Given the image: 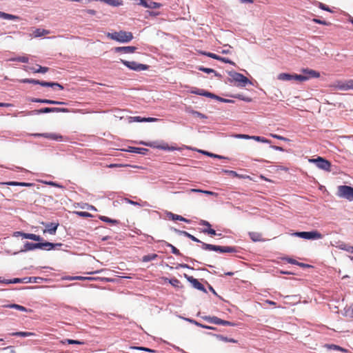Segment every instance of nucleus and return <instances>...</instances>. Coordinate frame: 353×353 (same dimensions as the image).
<instances>
[{
	"label": "nucleus",
	"instance_id": "1",
	"mask_svg": "<svg viewBox=\"0 0 353 353\" xmlns=\"http://www.w3.org/2000/svg\"><path fill=\"white\" fill-rule=\"evenodd\" d=\"M63 245L61 243H50L48 241L37 243H32V242H26L23 245V248L19 252H25L28 251L34 250L36 249H40L43 250L50 251L52 250L58 249L59 248Z\"/></svg>",
	"mask_w": 353,
	"mask_h": 353
},
{
	"label": "nucleus",
	"instance_id": "2",
	"mask_svg": "<svg viewBox=\"0 0 353 353\" xmlns=\"http://www.w3.org/2000/svg\"><path fill=\"white\" fill-rule=\"evenodd\" d=\"M230 78L228 81L230 83H234L238 87H245L246 85H252V83L243 74L236 72L235 71L228 72Z\"/></svg>",
	"mask_w": 353,
	"mask_h": 353
},
{
	"label": "nucleus",
	"instance_id": "3",
	"mask_svg": "<svg viewBox=\"0 0 353 353\" xmlns=\"http://www.w3.org/2000/svg\"><path fill=\"white\" fill-rule=\"evenodd\" d=\"M107 37L119 43H128L133 39L132 32L123 30L108 33Z\"/></svg>",
	"mask_w": 353,
	"mask_h": 353
},
{
	"label": "nucleus",
	"instance_id": "4",
	"mask_svg": "<svg viewBox=\"0 0 353 353\" xmlns=\"http://www.w3.org/2000/svg\"><path fill=\"white\" fill-rule=\"evenodd\" d=\"M202 249L205 250L219 252L221 253H233L236 252V248L232 246H220L205 243H202Z\"/></svg>",
	"mask_w": 353,
	"mask_h": 353
},
{
	"label": "nucleus",
	"instance_id": "5",
	"mask_svg": "<svg viewBox=\"0 0 353 353\" xmlns=\"http://www.w3.org/2000/svg\"><path fill=\"white\" fill-rule=\"evenodd\" d=\"M293 236L307 240H316L323 238V235L316 230L310 232H296L292 234Z\"/></svg>",
	"mask_w": 353,
	"mask_h": 353
},
{
	"label": "nucleus",
	"instance_id": "6",
	"mask_svg": "<svg viewBox=\"0 0 353 353\" xmlns=\"http://www.w3.org/2000/svg\"><path fill=\"white\" fill-rule=\"evenodd\" d=\"M308 161L310 163L315 164L319 169H321L322 170L326 172H330L331 170V163L328 160L321 157H318L316 159H309Z\"/></svg>",
	"mask_w": 353,
	"mask_h": 353
},
{
	"label": "nucleus",
	"instance_id": "7",
	"mask_svg": "<svg viewBox=\"0 0 353 353\" xmlns=\"http://www.w3.org/2000/svg\"><path fill=\"white\" fill-rule=\"evenodd\" d=\"M142 145L149 146L153 148H157L163 150H168V151H181L182 150L181 148L176 147V146H169L168 143H158L157 142H150L146 143L141 141L140 143Z\"/></svg>",
	"mask_w": 353,
	"mask_h": 353
},
{
	"label": "nucleus",
	"instance_id": "8",
	"mask_svg": "<svg viewBox=\"0 0 353 353\" xmlns=\"http://www.w3.org/2000/svg\"><path fill=\"white\" fill-rule=\"evenodd\" d=\"M120 62L122 63L130 70L136 72L146 70L149 68V65L143 63H139L134 61H129L123 59H120Z\"/></svg>",
	"mask_w": 353,
	"mask_h": 353
},
{
	"label": "nucleus",
	"instance_id": "9",
	"mask_svg": "<svg viewBox=\"0 0 353 353\" xmlns=\"http://www.w3.org/2000/svg\"><path fill=\"white\" fill-rule=\"evenodd\" d=\"M338 196L350 201H353V188L348 185H340L338 187Z\"/></svg>",
	"mask_w": 353,
	"mask_h": 353
},
{
	"label": "nucleus",
	"instance_id": "10",
	"mask_svg": "<svg viewBox=\"0 0 353 353\" xmlns=\"http://www.w3.org/2000/svg\"><path fill=\"white\" fill-rule=\"evenodd\" d=\"M69 110L67 108H43L39 110H32L28 112V115H34V114H40L44 113H50V112H68Z\"/></svg>",
	"mask_w": 353,
	"mask_h": 353
},
{
	"label": "nucleus",
	"instance_id": "11",
	"mask_svg": "<svg viewBox=\"0 0 353 353\" xmlns=\"http://www.w3.org/2000/svg\"><path fill=\"white\" fill-rule=\"evenodd\" d=\"M44 279L39 276H32V277H24L22 279L15 278L12 279L10 283H41Z\"/></svg>",
	"mask_w": 353,
	"mask_h": 353
},
{
	"label": "nucleus",
	"instance_id": "12",
	"mask_svg": "<svg viewBox=\"0 0 353 353\" xmlns=\"http://www.w3.org/2000/svg\"><path fill=\"white\" fill-rule=\"evenodd\" d=\"M184 277L187 279V281L188 282H190L192 286L195 288V289H197L201 292H203L205 293L207 292V290L205 289V288L204 287V285L203 284H201L196 279H194L193 276H189L186 274H184Z\"/></svg>",
	"mask_w": 353,
	"mask_h": 353
},
{
	"label": "nucleus",
	"instance_id": "13",
	"mask_svg": "<svg viewBox=\"0 0 353 353\" xmlns=\"http://www.w3.org/2000/svg\"><path fill=\"white\" fill-rule=\"evenodd\" d=\"M31 136L34 137H44L46 139H49L51 140L54 141H62L63 140V136L56 134V133H33L30 134Z\"/></svg>",
	"mask_w": 353,
	"mask_h": 353
},
{
	"label": "nucleus",
	"instance_id": "14",
	"mask_svg": "<svg viewBox=\"0 0 353 353\" xmlns=\"http://www.w3.org/2000/svg\"><path fill=\"white\" fill-rule=\"evenodd\" d=\"M203 54L208 57H210L212 59H216V60H219V61H221L222 62H224V63H229V64H231V65H235L234 62H233L232 61H231L230 59H229L228 58H226V57H220L214 53H212V52H202Z\"/></svg>",
	"mask_w": 353,
	"mask_h": 353
},
{
	"label": "nucleus",
	"instance_id": "15",
	"mask_svg": "<svg viewBox=\"0 0 353 353\" xmlns=\"http://www.w3.org/2000/svg\"><path fill=\"white\" fill-rule=\"evenodd\" d=\"M336 87L338 90L343 91L353 89V80L350 79L345 82L339 81Z\"/></svg>",
	"mask_w": 353,
	"mask_h": 353
},
{
	"label": "nucleus",
	"instance_id": "16",
	"mask_svg": "<svg viewBox=\"0 0 353 353\" xmlns=\"http://www.w3.org/2000/svg\"><path fill=\"white\" fill-rule=\"evenodd\" d=\"M303 75L307 77V81L310 79H316L320 77V73L316 70L305 68L302 70Z\"/></svg>",
	"mask_w": 353,
	"mask_h": 353
},
{
	"label": "nucleus",
	"instance_id": "17",
	"mask_svg": "<svg viewBox=\"0 0 353 353\" xmlns=\"http://www.w3.org/2000/svg\"><path fill=\"white\" fill-rule=\"evenodd\" d=\"M66 280L69 281H74V280H79V281H83V280H89V281H93V280H105L108 281V279L106 278H99V277H85L81 276H67L65 278Z\"/></svg>",
	"mask_w": 353,
	"mask_h": 353
},
{
	"label": "nucleus",
	"instance_id": "18",
	"mask_svg": "<svg viewBox=\"0 0 353 353\" xmlns=\"http://www.w3.org/2000/svg\"><path fill=\"white\" fill-rule=\"evenodd\" d=\"M42 224L44 225L46 228V229L43 230V232H48L50 234H54L59 226V223H42Z\"/></svg>",
	"mask_w": 353,
	"mask_h": 353
},
{
	"label": "nucleus",
	"instance_id": "19",
	"mask_svg": "<svg viewBox=\"0 0 353 353\" xmlns=\"http://www.w3.org/2000/svg\"><path fill=\"white\" fill-rule=\"evenodd\" d=\"M137 50V48L134 46H123V47H116L114 48V52H123V53H133Z\"/></svg>",
	"mask_w": 353,
	"mask_h": 353
},
{
	"label": "nucleus",
	"instance_id": "20",
	"mask_svg": "<svg viewBox=\"0 0 353 353\" xmlns=\"http://www.w3.org/2000/svg\"><path fill=\"white\" fill-rule=\"evenodd\" d=\"M125 151L130 152V153L145 154L147 153V152L148 151V150L146 148H137V147L129 146L127 150H125Z\"/></svg>",
	"mask_w": 353,
	"mask_h": 353
},
{
	"label": "nucleus",
	"instance_id": "21",
	"mask_svg": "<svg viewBox=\"0 0 353 353\" xmlns=\"http://www.w3.org/2000/svg\"><path fill=\"white\" fill-rule=\"evenodd\" d=\"M207 334H209V335H212V336H215L219 341H224V342H228V343H237V341L236 339H232V338H228V337L224 336H223L221 334H212V333H210V332H208Z\"/></svg>",
	"mask_w": 353,
	"mask_h": 353
},
{
	"label": "nucleus",
	"instance_id": "22",
	"mask_svg": "<svg viewBox=\"0 0 353 353\" xmlns=\"http://www.w3.org/2000/svg\"><path fill=\"white\" fill-rule=\"evenodd\" d=\"M202 319L210 323H213L215 325H219L221 319L218 318L215 316H202Z\"/></svg>",
	"mask_w": 353,
	"mask_h": 353
},
{
	"label": "nucleus",
	"instance_id": "23",
	"mask_svg": "<svg viewBox=\"0 0 353 353\" xmlns=\"http://www.w3.org/2000/svg\"><path fill=\"white\" fill-rule=\"evenodd\" d=\"M157 242L163 243L167 247L170 248L172 254H175L176 256H181L182 255L181 253L180 252V251L176 247H174L173 245H172L171 243H170L168 242H166L164 240H159V241H157Z\"/></svg>",
	"mask_w": 353,
	"mask_h": 353
},
{
	"label": "nucleus",
	"instance_id": "24",
	"mask_svg": "<svg viewBox=\"0 0 353 353\" xmlns=\"http://www.w3.org/2000/svg\"><path fill=\"white\" fill-rule=\"evenodd\" d=\"M222 172L225 173V174H229V175H230V176H232L233 177H236V178H239V179H248V178H250L249 176L239 174L236 171H233V170H223Z\"/></svg>",
	"mask_w": 353,
	"mask_h": 353
},
{
	"label": "nucleus",
	"instance_id": "25",
	"mask_svg": "<svg viewBox=\"0 0 353 353\" xmlns=\"http://www.w3.org/2000/svg\"><path fill=\"white\" fill-rule=\"evenodd\" d=\"M21 82L23 83H32V84H34V85H40L44 87L45 85L43 83H46V81H39V80L33 79H23L21 80Z\"/></svg>",
	"mask_w": 353,
	"mask_h": 353
},
{
	"label": "nucleus",
	"instance_id": "26",
	"mask_svg": "<svg viewBox=\"0 0 353 353\" xmlns=\"http://www.w3.org/2000/svg\"><path fill=\"white\" fill-rule=\"evenodd\" d=\"M9 335L13 336L28 337L34 336L35 334L30 332H15L10 333Z\"/></svg>",
	"mask_w": 353,
	"mask_h": 353
},
{
	"label": "nucleus",
	"instance_id": "27",
	"mask_svg": "<svg viewBox=\"0 0 353 353\" xmlns=\"http://www.w3.org/2000/svg\"><path fill=\"white\" fill-rule=\"evenodd\" d=\"M23 238L30 239L34 241H41L43 240V239L39 235L26 232H24V234H23Z\"/></svg>",
	"mask_w": 353,
	"mask_h": 353
},
{
	"label": "nucleus",
	"instance_id": "28",
	"mask_svg": "<svg viewBox=\"0 0 353 353\" xmlns=\"http://www.w3.org/2000/svg\"><path fill=\"white\" fill-rule=\"evenodd\" d=\"M250 238L254 242H259L263 241L262 236L260 233L256 232H250L248 233Z\"/></svg>",
	"mask_w": 353,
	"mask_h": 353
},
{
	"label": "nucleus",
	"instance_id": "29",
	"mask_svg": "<svg viewBox=\"0 0 353 353\" xmlns=\"http://www.w3.org/2000/svg\"><path fill=\"white\" fill-rule=\"evenodd\" d=\"M277 79L281 81H290L293 80V74L289 73H281L278 75Z\"/></svg>",
	"mask_w": 353,
	"mask_h": 353
},
{
	"label": "nucleus",
	"instance_id": "30",
	"mask_svg": "<svg viewBox=\"0 0 353 353\" xmlns=\"http://www.w3.org/2000/svg\"><path fill=\"white\" fill-rule=\"evenodd\" d=\"M0 18L6 20H18L19 17L0 11Z\"/></svg>",
	"mask_w": 353,
	"mask_h": 353
},
{
	"label": "nucleus",
	"instance_id": "31",
	"mask_svg": "<svg viewBox=\"0 0 353 353\" xmlns=\"http://www.w3.org/2000/svg\"><path fill=\"white\" fill-rule=\"evenodd\" d=\"M48 33H49V31L47 30L37 28L36 30H34L33 35L34 36V37H40L41 36L46 35Z\"/></svg>",
	"mask_w": 353,
	"mask_h": 353
},
{
	"label": "nucleus",
	"instance_id": "32",
	"mask_svg": "<svg viewBox=\"0 0 353 353\" xmlns=\"http://www.w3.org/2000/svg\"><path fill=\"white\" fill-rule=\"evenodd\" d=\"M45 85L44 87H50V88H52L54 89L55 88H59V90H63V86L59 83H57V82H48L46 81V83H43Z\"/></svg>",
	"mask_w": 353,
	"mask_h": 353
},
{
	"label": "nucleus",
	"instance_id": "33",
	"mask_svg": "<svg viewBox=\"0 0 353 353\" xmlns=\"http://www.w3.org/2000/svg\"><path fill=\"white\" fill-rule=\"evenodd\" d=\"M158 255L157 254H149L147 255H144L142 258L143 262H149L151 261H154L157 259Z\"/></svg>",
	"mask_w": 353,
	"mask_h": 353
},
{
	"label": "nucleus",
	"instance_id": "34",
	"mask_svg": "<svg viewBox=\"0 0 353 353\" xmlns=\"http://www.w3.org/2000/svg\"><path fill=\"white\" fill-rule=\"evenodd\" d=\"M6 307H9V308L16 309V310H18L21 312H27V310H28L26 307H25L22 305H18V304H15V303L7 305Z\"/></svg>",
	"mask_w": 353,
	"mask_h": 353
},
{
	"label": "nucleus",
	"instance_id": "35",
	"mask_svg": "<svg viewBox=\"0 0 353 353\" xmlns=\"http://www.w3.org/2000/svg\"><path fill=\"white\" fill-rule=\"evenodd\" d=\"M186 112L195 116V117H199L201 119H206L207 118V117L205 114H203L198 111L194 110L187 109Z\"/></svg>",
	"mask_w": 353,
	"mask_h": 353
},
{
	"label": "nucleus",
	"instance_id": "36",
	"mask_svg": "<svg viewBox=\"0 0 353 353\" xmlns=\"http://www.w3.org/2000/svg\"><path fill=\"white\" fill-rule=\"evenodd\" d=\"M99 219L101 220L103 222L112 223V224H117L119 223V221L116 219H112L108 216H100Z\"/></svg>",
	"mask_w": 353,
	"mask_h": 353
},
{
	"label": "nucleus",
	"instance_id": "37",
	"mask_svg": "<svg viewBox=\"0 0 353 353\" xmlns=\"http://www.w3.org/2000/svg\"><path fill=\"white\" fill-rule=\"evenodd\" d=\"M10 61H19V62L26 63H28L29 59L27 57L23 56V57H17L11 58L10 59Z\"/></svg>",
	"mask_w": 353,
	"mask_h": 353
},
{
	"label": "nucleus",
	"instance_id": "38",
	"mask_svg": "<svg viewBox=\"0 0 353 353\" xmlns=\"http://www.w3.org/2000/svg\"><path fill=\"white\" fill-rule=\"evenodd\" d=\"M43 103L45 104H50V105H65V103L63 101H54L51 99H44V101H43Z\"/></svg>",
	"mask_w": 353,
	"mask_h": 353
},
{
	"label": "nucleus",
	"instance_id": "39",
	"mask_svg": "<svg viewBox=\"0 0 353 353\" xmlns=\"http://www.w3.org/2000/svg\"><path fill=\"white\" fill-rule=\"evenodd\" d=\"M43 183L44 184H46V185H50V186H53V187H56V188H61V189H64L65 188V187L63 185H62L61 184L58 183L57 182H54V181H43Z\"/></svg>",
	"mask_w": 353,
	"mask_h": 353
},
{
	"label": "nucleus",
	"instance_id": "40",
	"mask_svg": "<svg viewBox=\"0 0 353 353\" xmlns=\"http://www.w3.org/2000/svg\"><path fill=\"white\" fill-rule=\"evenodd\" d=\"M63 343H67L68 344L71 345H83L84 344L83 341H78V340H74V339H65V341H62Z\"/></svg>",
	"mask_w": 353,
	"mask_h": 353
},
{
	"label": "nucleus",
	"instance_id": "41",
	"mask_svg": "<svg viewBox=\"0 0 353 353\" xmlns=\"http://www.w3.org/2000/svg\"><path fill=\"white\" fill-rule=\"evenodd\" d=\"M130 349L139 350L145 351V352H156V350H154L150 349V348L145 347H139V346H131L130 347Z\"/></svg>",
	"mask_w": 353,
	"mask_h": 353
},
{
	"label": "nucleus",
	"instance_id": "42",
	"mask_svg": "<svg viewBox=\"0 0 353 353\" xmlns=\"http://www.w3.org/2000/svg\"><path fill=\"white\" fill-rule=\"evenodd\" d=\"M167 216L173 221H181V215L175 214L171 212H167Z\"/></svg>",
	"mask_w": 353,
	"mask_h": 353
},
{
	"label": "nucleus",
	"instance_id": "43",
	"mask_svg": "<svg viewBox=\"0 0 353 353\" xmlns=\"http://www.w3.org/2000/svg\"><path fill=\"white\" fill-rule=\"evenodd\" d=\"M256 141H259L264 143H270L271 141L269 139H267L266 138L263 137H259V136H252V139Z\"/></svg>",
	"mask_w": 353,
	"mask_h": 353
},
{
	"label": "nucleus",
	"instance_id": "44",
	"mask_svg": "<svg viewBox=\"0 0 353 353\" xmlns=\"http://www.w3.org/2000/svg\"><path fill=\"white\" fill-rule=\"evenodd\" d=\"M341 250H345L350 253L353 254V246L348 245L346 244H341L339 246Z\"/></svg>",
	"mask_w": 353,
	"mask_h": 353
},
{
	"label": "nucleus",
	"instance_id": "45",
	"mask_svg": "<svg viewBox=\"0 0 353 353\" xmlns=\"http://www.w3.org/2000/svg\"><path fill=\"white\" fill-rule=\"evenodd\" d=\"M123 201L127 203H129V204H131V205H139V206H144L147 203L146 202H143V204H141L137 201H134L132 200H130L128 198H125L123 199Z\"/></svg>",
	"mask_w": 353,
	"mask_h": 353
},
{
	"label": "nucleus",
	"instance_id": "46",
	"mask_svg": "<svg viewBox=\"0 0 353 353\" xmlns=\"http://www.w3.org/2000/svg\"><path fill=\"white\" fill-rule=\"evenodd\" d=\"M293 80L299 81H307V77L301 74H293Z\"/></svg>",
	"mask_w": 353,
	"mask_h": 353
},
{
	"label": "nucleus",
	"instance_id": "47",
	"mask_svg": "<svg viewBox=\"0 0 353 353\" xmlns=\"http://www.w3.org/2000/svg\"><path fill=\"white\" fill-rule=\"evenodd\" d=\"M181 319H183V320L188 321V322H190L196 326H199V327H202L203 326V324L202 323H200L199 322H197L196 321L194 320V319H189V318H185V317H181Z\"/></svg>",
	"mask_w": 353,
	"mask_h": 353
},
{
	"label": "nucleus",
	"instance_id": "48",
	"mask_svg": "<svg viewBox=\"0 0 353 353\" xmlns=\"http://www.w3.org/2000/svg\"><path fill=\"white\" fill-rule=\"evenodd\" d=\"M202 232H203L205 234H208L212 235V236L216 235V231L214 229H212L211 228H204V229H203L202 230Z\"/></svg>",
	"mask_w": 353,
	"mask_h": 353
},
{
	"label": "nucleus",
	"instance_id": "49",
	"mask_svg": "<svg viewBox=\"0 0 353 353\" xmlns=\"http://www.w3.org/2000/svg\"><path fill=\"white\" fill-rule=\"evenodd\" d=\"M198 70L200 71H202L203 72L208 73V74L215 72L214 70H213L212 68H205L203 66H199L198 68Z\"/></svg>",
	"mask_w": 353,
	"mask_h": 353
},
{
	"label": "nucleus",
	"instance_id": "50",
	"mask_svg": "<svg viewBox=\"0 0 353 353\" xmlns=\"http://www.w3.org/2000/svg\"><path fill=\"white\" fill-rule=\"evenodd\" d=\"M49 70L48 67H43L39 65V68L34 71V73H42L44 74Z\"/></svg>",
	"mask_w": 353,
	"mask_h": 353
},
{
	"label": "nucleus",
	"instance_id": "51",
	"mask_svg": "<svg viewBox=\"0 0 353 353\" xmlns=\"http://www.w3.org/2000/svg\"><path fill=\"white\" fill-rule=\"evenodd\" d=\"M219 325L224 326H234L236 324L229 321L221 319Z\"/></svg>",
	"mask_w": 353,
	"mask_h": 353
},
{
	"label": "nucleus",
	"instance_id": "52",
	"mask_svg": "<svg viewBox=\"0 0 353 353\" xmlns=\"http://www.w3.org/2000/svg\"><path fill=\"white\" fill-rule=\"evenodd\" d=\"M318 6L319 8H321L323 10H325V11L332 12V10H330V8L327 6H326L325 4H324L323 3L318 2Z\"/></svg>",
	"mask_w": 353,
	"mask_h": 353
},
{
	"label": "nucleus",
	"instance_id": "53",
	"mask_svg": "<svg viewBox=\"0 0 353 353\" xmlns=\"http://www.w3.org/2000/svg\"><path fill=\"white\" fill-rule=\"evenodd\" d=\"M270 136L272 137H273L274 139H279V140H281V141H290L288 138L282 137V136L279 135V134H270Z\"/></svg>",
	"mask_w": 353,
	"mask_h": 353
},
{
	"label": "nucleus",
	"instance_id": "54",
	"mask_svg": "<svg viewBox=\"0 0 353 353\" xmlns=\"http://www.w3.org/2000/svg\"><path fill=\"white\" fill-rule=\"evenodd\" d=\"M76 214H78L81 217H91L92 215L89 212H83V211H79L76 212Z\"/></svg>",
	"mask_w": 353,
	"mask_h": 353
},
{
	"label": "nucleus",
	"instance_id": "55",
	"mask_svg": "<svg viewBox=\"0 0 353 353\" xmlns=\"http://www.w3.org/2000/svg\"><path fill=\"white\" fill-rule=\"evenodd\" d=\"M172 230L176 232V234H179V235H183L185 237H187L188 236V232H186V231H183V230H179L178 229H176V228H173Z\"/></svg>",
	"mask_w": 353,
	"mask_h": 353
},
{
	"label": "nucleus",
	"instance_id": "56",
	"mask_svg": "<svg viewBox=\"0 0 353 353\" xmlns=\"http://www.w3.org/2000/svg\"><path fill=\"white\" fill-rule=\"evenodd\" d=\"M235 137L237 138L243 139H252V136H250L248 134H236Z\"/></svg>",
	"mask_w": 353,
	"mask_h": 353
},
{
	"label": "nucleus",
	"instance_id": "57",
	"mask_svg": "<svg viewBox=\"0 0 353 353\" xmlns=\"http://www.w3.org/2000/svg\"><path fill=\"white\" fill-rule=\"evenodd\" d=\"M199 225L205 226V228H211V224L208 221H205V220H201L199 222Z\"/></svg>",
	"mask_w": 353,
	"mask_h": 353
},
{
	"label": "nucleus",
	"instance_id": "58",
	"mask_svg": "<svg viewBox=\"0 0 353 353\" xmlns=\"http://www.w3.org/2000/svg\"><path fill=\"white\" fill-rule=\"evenodd\" d=\"M225 48L221 50V53L222 54H231V50H230V48H232L230 46H225Z\"/></svg>",
	"mask_w": 353,
	"mask_h": 353
},
{
	"label": "nucleus",
	"instance_id": "59",
	"mask_svg": "<svg viewBox=\"0 0 353 353\" xmlns=\"http://www.w3.org/2000/svg\"><path fill=\"white\" fill-rule=\"evenodd\" d=\"M313 21L318 24H321V25H324V26L328 25V23L326 21L321 20L319 19H314Z\"/></svg>",
	"mask_w": 353,
	"mask_h": 353
},
{
	"label": "nucleus",
	"instance_id": "60",
	"mask_svg": "<svg viewBox=\"0 0 353 353\" xmlns=\"http://www.w3.org/2000/svg\"><path fill=\"white\" fill-rule=\"evenodd\" d=\"M199 152L202 153L204 155L208 156L210 157L213 158L215 157V154L205 151V150H199Z\"/></svg>",
	"mask_w": 353,
	"mask_h": 353
},
{
	"label": "nucleus",
	"instance_id": "61",
	"mask_svg": "<svg viewBox=\"0 0 353 353\" xmlns=\"http://www.w3.org/2000/svg\"><path fill=\"white\" fill-rule=\"evenodd\" d=\"M187 237L189 238L190 239H191L192 241H194V242L201 243V244L203 243L199 239H198L196 237H195L194 236L192 235L190 233H188V236Z\"/></svg>",
	"mask_w": 353,
	"mask_h": 353
},
{
	"label": "nucleus",
	"instance_id": "62",
	"mask_svg": "<svg viewBox=\"0 0 353 353\" xmlns=\"http://www.w3.org/2000/svg\"><path fill=\"white\" fill-rule=\"evenodd\" d=\"M209 94V92L203 90V89H199V94L198 95H200V96H204V97H208V94Z\"/></svg>",
	"mask_w": 353,
	"mask_h": 353
},
{
	"label": "nucleus",
	"instance_id": "63",
	"mask_svg": "<svg viewBox=\"0 0 353 353\" xmlns=\"http://www.w3.org/2000/svg\"><path fill=\"white\" fill-rule=\"evenodd\" d=\"M158 119L153 117H143V122H154L157 121Z\"/></svg>",
	"mask_w": 353,
	"mask_h": 353
},
{
	"label": "nucleus",
	"instance_id": "64",
	"mask_svg": "<svg viewBox=\"0 0 353 353\" xmlns=\"http://www.w3.org/2000/svg\"><path fill=\"white\" fill-rule=\"evenodd\" d=\"M180 281L177 279H172L170 280V283L173 286H177Z\"/></svg>",
	"mask_w": 353,
	"mask_h": 353
}]
</instances>
